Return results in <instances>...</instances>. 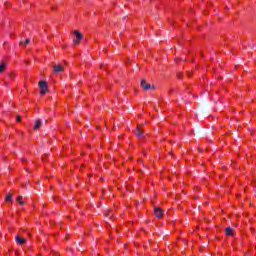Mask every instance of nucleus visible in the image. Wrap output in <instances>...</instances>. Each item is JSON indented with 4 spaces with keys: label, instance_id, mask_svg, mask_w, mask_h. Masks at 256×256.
Masks as SVG:
<instances>
[{
    "label": "nucleus",
    "instance_id": "1",
    "mask_svg": "<svg viewBox=\"0 0 256 256\" xmlns=\"http://www.w3.org/2000/svg\"><path fill=\"white\" fill-rule=\"evenodd\" d=\"M39 87H40V95H45L46 93L49 92V88L47 87L46 81H40Z\"/></svg>",
    "mask_w": 256,
    "mask_h": 256
},
{
    "label": "nucleus",
    "instance_id": "2",
    "mask_svg": "<svg viewBox=\"0 0 256 256\" xmlns=\"http://www.w3.org/2000/svg\"><path fill=\"white\" fill-rule=\"evenodd\" d=\"M74 35H76L74 45H79V43H81V41L83 40V34H81V32H79L78 30H75Z\"/></svg>",
    "mask_w": 256,
    "mask_h": 256
},
{
    "label": "nucleus",
    "instance_id": "3",
    "mask_svg": "<svg viewBox=\"0 0 256 256\" xmlns=\"http://www.w3.org/2000/svg\"><path fill=\"white\" fill-rule=\"evenodd\" d=\"M135 135L136 137H138V139H145V135H147V133L141 130V127L137 126L135 130Z\"/></svg>",
    "mask_w": 256,
    "mask_h": 256
},
{
    "label": "nucleus",
    "instance_id": "4",
    "mask_svg": "<svg viewBox=\"0 0 256 256\" xmlns=\"http://www.w3.org/2000/svg\"><path fill=\"white\" fill-rule=\"evenodd\" d=\"M65 71V68L61 64H57L53 66V72L56 75H59V73H63Z\"/></svg>",
    "mask_w": 256,
    "mask_h": 256
},
{
    "label": "nucleus",
    "instance_id": "5",
    "mask_svg": "<svg viewBox=\"0 0 256 256\" xmlns=\"http://www.w3.org/2000/svg\"><path fill=\"white\" fill-rule=\"evenodd\" d=\"M140 85L144 91H149V89H151V84L147 83V80L145 79L141 80Z\"/></svg>",
    "mask_w": 256,
    "mask_h": 256
},
{
    "label": "nucleus",
    "instance_id": "6",
    "mask_svg": "<svg viewBox=\"0 0 256 256\" xmlns=\"http://www.w3.org/2000/svg\"><path fill=\"white\" fill-rule=\"evenodd\" d=\"M15 241L18 243V245H25V243H27V240L19 235L15 236Z\"/></svg>",
    "mask_w": 256,
    "mask_h": 256
},
{
    "label": "nucleus",
    "instance_id": "7",
    "mask_svg": "<svg viewBox=\"0 0 256 256\" xmlns=\"http://www.w3.org/2000/svg\"><path fill=\"white\" fill-rule=\"evenodd\" d=\"M154 214L159 219V218L163 217V210L159 207H155Z\"/></svg>",
    "mask_w": 256,
    "mask_h": 256
},
{
    "label": "nucleus",
    "instance_id": "8",
    "mask_svg": "<svg viewBox=\"0 0 256 256\" xmlns=\"http://www.w3.org/2000/svg\"><path fill=\"white\" fill-rule=\"evenodd\" d=\"M224 233H225V235H228L229 237H233L235 231L233 230V228L227 227V228L224 230Z\"/></svg>",
    "mask_w": 256,
    "mask_h": 256
},
{
    "label": "nucleus",
    "instance_id": "9",
    "mask_svg": "<svg viewBox=\"0 0 256 256\" xmlns=\"http://www.w3.org/2000/svg\"><path fill=\"white\" fill-rule=\"evenodd\" d=\"M41 125H43V122H41V119H37L34 125V130L39 131V129H41Z\"/></svg>",
    "mask_w": 256,
    "mask_h": 256
},
{
    "label": "nucleus",
    "instance_id": "10",
    "mask_svg": "<svg viewBox=\"0 0 256 256\" xmlns=\"http://www.w3.org/2000/svg\"><path fill=\"white\" fill-rule=\"evenodd\" d=\"M31 43V39L27 38L25 40V42H23V40L20 41V45H22L23 47H25L26 45H29Z\"/></svg>",
    "mask_w": 256,
    "mask_h": 256
},
{
    "label": "nucleus",
    "instance_id": "11",
    "mask_svg": "<svg viewBox=\"0 0 256 256\" xmlns=\"http://www.w3.org/2000/svg\"><path fill=\"white\" fill-rule=\"evenodd\" d=\"M6 67H7V64L5 62H1V64H0V73H3L5 71Z\"/></svg>",
    "mask_w": 256,
    "mask_h": 256
},
{
    "label": "nucleus",
    "instance_id": "12",
    "mask_svg": "<svg viewBox=\"0 0 256 256\" xmlns=\"http://www.w3.org/2000/svg\"><path fill=\"white\" fill-rule=\"evenodd\" d=\"M17 203L20 205H25V201H23V196H18L16 199Z\"/></svg>",
    "mask_w": 256,
    "mask_h": 256
},
{
    "label": "nucleus",
    "instance_id": "13",
    "mask_svg": "<svg viewBox=\"0 0 256 256\" xmlns=\"http://www.w3.org/2000/svg\"><path fill=\"white\" fill-rule=\"evenodd\" d=\"M5 201L9 203V201H13V196L11 194H7Z\"/></svg>",
    "mask_w": 256,
    "mask_h": 256
},
{
    "label": "nucleus",
    "instance_id": "14",
    "mask_svg": "<svg viewBox=\"0 0 256 256\" xmlns=\"http://www.w3.org/2000/svg\"><path fill=\"white\" fill-rule=\"evenodd\" d=\"M16 121L19 123V122H21V115H17L16 116Z\"/></svg>",
    "mask_w": 256,
    "mask_h": 256
},
{
    "label": "nucleus",
    "instance_id": "15",
    "mask_svg": "<svg viewBox=\"0 0 256 256\" xmlns=\"http://www.w3.org/2000/svg\"><path fill=\"white\" fill-rule=\"evenodd\" d=\"M105 215H108V217H113V214H111V213H108V214H105Z\"/></svg>",
    "mask_w": 256,
    "mask_h": 256
},
{
    "label": "nucleus",
    "instance_id": "16",
    "mask_svg": "<svg viewBox=\"0 0 256 256\" xmlns=\"http://www.w3.org/2000/svg\"><path fill=\"white\" fill-rule=\"evenodd\" d=\"M4 85H5V87H8L9 84L7 82H5Z\"/></svg>",
    "mask_w": 256,
    "mask_h": 256
},
{
    "label": "nucleus",
    "instance_id": "17",
    "mask_svg": "<svg viewBox=\"0 0 256 256\" xmlns=\"http://www.w3.org/2000/svg\"><path fill=\"white\" fill-rule=\"evenodd\" d=\"M103 193H104V195H105V190H103Z\"/></svg>",
    "mask_w": 256,
    "mask_h": 256
}]
</instances>
